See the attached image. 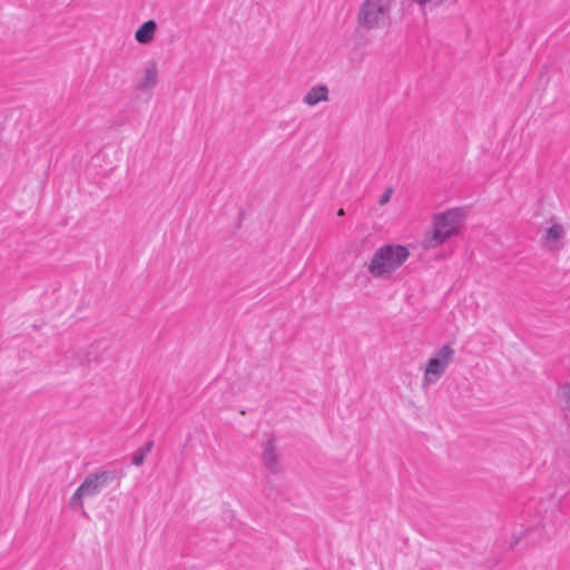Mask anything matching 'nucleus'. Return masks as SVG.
Returning a JSON list of instances; mask_svg holds the SVG:
<instances>
[{"label": "nucleus", "instance_id": "obj_4", "mask_svg": "<svg viewBox=\"0 0 570 570\" xmlns=\"http://www.w3.org/2000/svg\"><path fill=\"white\" fill-rule=\"evenodd\" d=\"M454 357V350L451 345L444 344L439 347L428 360L422 377V387L428 389L436 384L445 374Z\"/></svg>", "mask_w": 570, "mask_h": 570}, {"label": "nucleus", "instance_id": "obj_8", "mask_svg": "<svg viewBox=\"0 0 570 570\" xmlns=\"http://www.w3.org/2000/svg\"><path fill=\"white\" fill-rule=\"evenodd\" d=\"M330 100V89L326 85H316L311 87L303 96V104L308 107H315L318 104Z\"/></svg>", "mask_w": 570, "mask_h": 570}, {"label": "nucleus", "instance_id": "obj_11", "mask_svg": "<svg viewBox=\"0 0 570 570\" xmlns=\"http://www.w3.org/2000/svg\"><path fill=\"white\" fill-rule=\"evenodd\" d=\"M147 454L146 451H142L141 449H138L132 456V464L139 466L144 463Z\"/></svg>", "mask_w": 570, "mask_h": 570}, {"label": "nucleus", "instance_id": "obj_9", "mask_svg": "<svg viewBox=\"0 0 570 570\" xmlns=\"http://www.w3.org/2000/svg\"><path fill=\"white\" fill-rule=\"evenodd\" d=\"M157 23L154 20L144 22L135 32V40L140 45L150 43L156 35Z\"/></svg>", "mask_w": 570, "mask_h": 570}, {"label": "nucleus", "instance_id": "obj_2", "mask_svg": "<svg viewBox=\"0 0 570 570\" xmlns=\"http://www.w3.org/2000/svg\"><path fill=\"white\" fill-rule=\"evenodd\" d=\"M410 249L401 244H385L375 249L366 269L375 279H389L409 259Z\"/></svg>", "mask_w": 570, "mask_h": 570}, {"label": "nucleus", "instance_id": "obj_5", "mask_svg": "<svg viewBox=\"0 0 570 570\" xmlns=\"http://www.w3.org/2000/svg\"><path fill=\"white\" fill-rule=\"evenodd\" d=\"M112 476L114 474L110 471L90 473L85 478L82 483L70 498L69 505L72 509H79L83 511V500L99 494L101 490L112 480Z\"/></svg>", "mask_w": 570, "mask_h": 570}, {"label": "nucleus", "instance_id": "obj_14", "mask_svg": "<svg viewBox=\"0 0 570 570\" xmlns=\"http://www.w3.org/2000/svg\"><path fill=\"white\" fill-rule=\"evenodd\" d=\"M153 446H154L153 441H149L146 443L145 448H141V450L146 451V454H148L151 451Z\"/></svg>", "mask_w": 570, "mask_h": 570}, {"label": "nucleus", "instance_id": "obj_15", "mask_svg": "<svg viewBox=\"0 0 570 570\" xmlns=\"http://www.w3.org/2000/svg\"><path fill=\"white\" fill-rule=\"evenodd\" d=\"M338 215H344V210H343V209H340V210H338Z\"/></svg>", "mask_w": 570, "mask_h": 570}, {"label": "nucleus", "instance_id": "obj_1", "mask_svg": "<svg viewBox=\"0 0 570 570\" xmlns=\"http://www.w3.org/2000/svg\"><path fill=\"white\" fill-rule=\"evenodd\" d=\"M465 218L466 210L462 207L450 208L433 215L432 229L424 238L423 246L435 248L460 235Z\"/></svg>", "mask_w": 570, "mask_h": 570}, {"label": "nucleus", "instance_id": "obj_7", "mask_svg": "<svg viewBox=\"0 0 570 570\" xmlns=\"http://www.w3.org/2000/svg\"><path fill=\"white\" fill-rule=\"evenodd\" d=\"M159 81V67L154 60L145 63L137 78V88L141 91H148L156 88Z\"/></svg>", "mask_w": 570, "mask_h": 570}, {"label": "nucleus", "instance_id": "obj_3", "mask_svg": "<svg viewBox=\"0 0 570 570\" xmlns=\"http://www.w3.org/2000/svg\"><path fill=\"white\" fill-rule=\"evenodd\" d=\"M394 0H364L357 12V24L367 31L390 26Z\"/></svg>", "mask_w": 570, "mask_h": 570}, {"label": "nucleus", "instance_id": "obj_12", "mask_svg": "<svg viewBox=\"0 0 570 570\" xmlns=\"http://www.w3.org/2000/svg\"><path fill=\"white\" fill-rule=\"evenodd\" d=\"M393 195V188H386L385 191L380 196L379 198V205L384 206L386 205Z\"/></svg>", "mask_w": 570, "mask_h": 570}, {"label": "nucleus", "instance_id": "obj_6", "mask_svg": "<svg viewBox=\"0 0 570 570\" xmlns=\"http://www.w3.org/2000/svg\"><path fill=\"white\" fill-rule=\"evenodd\" d=\"M566 236V226L559 220L552 218L547 222V227L541 235L540 242L546 249L550 252H558L563 248Z\"/></svg>", "mask_w": 570, "mask_h": 570}, {"label": "nucleus", "instance_id": "obj_10", "mask_svg": "<svg viewBox=\"0 0 570 570\" xmlns=\"http://www.w3.org/2000/svg\"><path fill=\"white\" fill-rule=\"evenodd\" d=\"M263 458H264L265 464L269 469H274L276 466L278 455H277L276 448H275L273 440H269L265 443Z\"/></svg>", "mask_w": 570, "mask_h": 570}, {"label": "nucleus", "instance_id": "obj_13", "mask_svg": "<svg viewBox=\"0 0 570 570\" xmlns=\"http://www.w3.org/2000/svg\"><path fill=\"white\" fill-rule=\"evenodd\" d=\"M411 2L420 6V7H424L429 3H432L434 0H410Z\"/></svg>", "mask_w": 570, "mask_h": 570}]
</instances>
